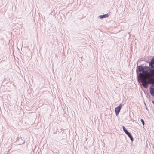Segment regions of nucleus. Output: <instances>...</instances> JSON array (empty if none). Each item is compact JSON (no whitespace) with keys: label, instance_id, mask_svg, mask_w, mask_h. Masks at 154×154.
Returning a JSON list of instances; mask_svg holds the SVG:
<instances>
[{"label":"nucleus","instance_id":"1","mask_svg":"<svg viewBox=\"0 0 154 154\" xmlns=\"http://www.w3.org/2000/svg\"><path fill=\"white\" fill-rule=\"evenodd\" d=\"M122 129L124 132L130 138L131 141L133 142L134 140V138L131 133L128 131L124 126H122Z\"/></svg>","mask_w":154,"mask_h":154},{"label":"nucleus","instance_id":"2","mask_svg":"<svg viewBox=\"0 0 154 154\" xmlns=\"http://www.w3.org/2000/svg\"><path fill=\"white\" fill-rule=\"evenodd\" d=\"M123 105L120 104L118 106L115 108V112L117 116L119 114Z\"/></svg>","mask_w":154,"mask_h":154},{"label":"nucleus","instance_id":"3","mask_svg":"<svg viewBox=\"0 0 154 154\" xmlns=\"http://www.w3.org/2000/svg\"><path fill=\"white\" fill-rule=\"evenodd\" d=\"M144 73H140L139 74L138 76L140 78V80L142 81L146 80V75L144 74Z\"/></svg>","mask_w":154,"mask_h":154},{"label":"nucleus","instance_id":"4","mask_svg":"<svg viewBox=\"0 0 154 154\" xmlns=\"http://www.w3.org/2000/svg\"><path fill=\"white\" fill-rule=\"evenodd\" d=\"M137 69L138 71L140 72H142L143 73H145L143 71H145L143 66L142 65L137 66Z\"/></svg>","mask_w":154,"mask_h":154},{"label":"nucleus","instance_id":"5","mask_svg":"<svg viewBox=\"0 0 154 154\" xmlns=\"http://www.w3.org/2000/svg\"><path fill=\"white\" fill-rule=\"evenodd\" d=\"M149 66L153 68L154 66V57L152 58L151 60L149 62Z\"/></svg>","mask_w":154,"mask_h":154},{"label":"nucleus","instance_id":"6","mask_svg":"<svg viewBox=\"0 0 154 154\" xmlns=\"http://www.w3.org/2000/svg\"><path fill=\"white\" fill-rule=\"evenodd\" d=\"M149 92L151 95L153 97H154V87L152 88L150 87L149 88Z\"/></svg>","mask_w":154,"mask_h":154},{"label":"nucleus","instance_id":"7","mask_svg":"<svg viewBox=\"0 0 154 154\" xmlns=\"http://www.w3.org/2000/svg\"><path fill=\"white\" fill-rule=\"evenodd\" d=\"M142 81L143 82V83L142 84L143 87L145 88H146L148 86L147 82L146 81V80Z\"/></svg>","mask_w":154,"mask_h":154},{"label":"nucleus","instance_id":"8","mask_svg":"<svg viewBox=\"0 0 154 154\" xmlns=\"http://www.w3.org/2000/svg\"><path fill=\"white\" fill-rule=\"evenodd\" d=\"M148 74L150 76H154V69H150Z\"/></svg>","mask_w":154,"mask_h":154},{"label":"nucleus","instance_id":"9","mask_svg":"<svg viewBox=\"0 0 154 154\" xmlns=\"http://www.w3.org/2000/svg\"><path fill=\"white\" fill-rule=\"evenodd\" d=\"M109 16V15L108 14H104L103 15H100L99 16V18L100 19H103L104 18H107Z\"/></svg>","mask_w":154,"mask_h":154},{"label":"nucleus","instance_id":"10","mask_svg":"<svg viewBox=\"0 0 154 154\" xmlns=\"http://www.w3.org/2000/svg\"><path fill=\"white\" fill-rule=\"evenodd\" d=\"M143 68H144V69L145 70V71H143L144 72H145V73H146L148 71V67L147 66H143Z\"/></svg>","mask_w":154,"mask_h":154},{"label":"nucleus","instance_id":"11","mask_svg":"<svg viewBox=\"0 0 154 154\" xmlns=\"http://www.w3.org/2000/svg\"><path fill=\"white\" fill-rule=\"evenodd\" d=\"M149 81L152 83H154V78H152L149 79Z\"/></svg>","mask_w":154,"mask_h":154},{"label":"nucleus","instance_id":"12","mask_svg":"<svg viewBox=\"0 0 154 154\" xmlns=\"http://www.w3.org/2000/svg\"><path fill=\"white\" fill-rule=\"evenodd\" d=\"M140 121H141V122L142 124L143 125V126H144V125L145 124V122H144L143 120V119H141Z\"/></svg>","mask_w":154,"mask_h":154},{"label":"nucleus","instance_id":"13","mask_svg":"<svg viewBox=\"0 0 154 154\" xmlns=\"http://www.w3.org/2000/svg\"><path fill=\"white\" fill-rule=\"evenodd\" d=\"M24 143H25V141H24V140H23V142H21V143H22V144H24Z\"/></svg>","mask_w":154,"mask_h":154},{"label":"nucleus","instance_id":"14","mask_svg":"<svg viewBox=\"0 0 154 154\" xmlns=\"http://www.w3.org/2000/svg\"><path fill=\"white\" fill-rule=\"evenodd\" d=\"M20 139L21 140H22V138L21 137V138H19V139H18V140H19Z\"/></svg>","mask_w":154,"mask_h":154},{"label":"nucleus","instance_id":"15","mask_svg":"<svg viewBox=\"0 0 154 154\" xmlns=\"http://www.w3.org/2000/svg\"><path fill=\"white\" fill-rule=\"evenodd\" d=\"M152 103L154 105V100L152 101Z\"/></svg>","mask_w":154,"mask_h":154},{"label":"nucleus","instance_id":"16","mask_svg":"<svg viewBox=\"0 0 154 154\" xmlns=\"http://www.w3.org/2000/svg\"><path fill=\"white\" fill-rule=\"evenodd\" d=\"M153 149L154 150V146H153Z\"/></svg>","mask_w":154,"mask_h":154},{"label":"nucleus","instance_id":"17","mask_svg":"<svg viewBox=\"0 0 154 154\" xmlns=\"http://www.w3.org/2000/svg\"><path fill=\"white\" fill-rule=\"evenodd\" d=\"M136 72H137V70H136Z\"/></svg>","mask_w":154,"mask_h":154}]
</instances>
